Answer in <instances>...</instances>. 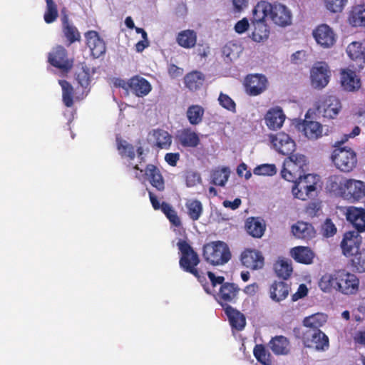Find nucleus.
Wrapping results in <instances>:
<instances>
[{
    "mask_svg": "<svg viewBox=\"0 0 365 365\" xmlns=\"http://www.w3.org/2000/svg\"><path fill=\"white\" fill-rule=\"evenodd\" d=\"M361 129L355 126L349 134H345L344 138L335 143V149L333 150L331 159L337 169L344 173L351 171L357 164L356 153L350 148H341V145L348 140L349 138H354L359 135Z\"/></svg>",
    "mask_w": 365,
    "mask_h": 365,
    "instance_id": "obj_1",
    "label": "nucleus"
},
{
    "mask_svg": "<svg viewBox=\"0 0 365 365\" xmlns=\"http://www.w3.org/2000/svg\"><path fill=\"white\" fill-rule=\"evenodd\" d=\"M177 245L181 254L179 259L180 267L184 272L195 276L202 284L205 291L210 294V292L207 284L206 277L205 274L202 272H200L197 268V266L200 262L198 254L185 240H180L178 242Z\"/></svg>",
    "mask_w": 365,
    "mask_h": 365,
    "instance_id": "obj_2",
    "label": "nucleus"
},
{
    "mask_svg": "<svg viewBox=\"0 0 365 365\" xmlns=\"http://www.w3.org/2000/svg\"><path fill=\"white\" fill-rule=\"evenodd\" d=\"M116 148L123 158H126L128 160L127 167L129 169H133L139 173H135V178L139 180L142 179V173L143 170L140 168L138 164H133V161L135 158V155H138V162L141 164L145 161L144 155V149L143 147L139 146L135 150L134 146L123 140L120 135L116 136Z\"/></svg>",
    "mask_w": 365,
    "mask_h": 365,
    "instance_id": "obj_3",
    "label": "nucleus"
},
{
    "mask_svg": "<svg viewBox=\"0 0 365 365\" xmlns=\"http://www.w3.org/2000/svg\"><path fill=\"white\" fill-rule=\"evenodd\" d=\"M308 170V163L302 154H291L284 161L281 170L282 178L289 182H295Z\"/></svg>",
    "mask_w": 365,
    "mask_h": 365,
    "instance_id": "obj_4",
    "label": "nucleus"
},
{
    "mask_svg": "<svg viewBox=\"0 0 365 365\" xmlns=\"http://www.w3.org/2000/svg\"><path fill=\"white\" fill-rule=\"evenodd\" d=\"M294 334L306 347L314 348L319 351H325L329 347V337L321 330L294 328Z\"/></svg>",
    "mask_w": 365,
    "mask_h": 365,
    "instance_id": "obj_5",
    "label": "nucleus"
},
{
    "mask_svg": "<svg viewBox=\"0 0 365 365\" xmlns=\"http://www.w3.org/2000/svg\"><path fill=\"white\" fill-rule=\"evenodd\" d=\"M202 256L207 263L217 266L226 264L231 258V252L225 242L215 241L203 246Z\"/></svg>",
    "mask_w": 365,
    "mask_h": 365,
    "instance_id": "obj_6",
    "label": "nucleus"
},
{
    "mask_svg": "<svg viewBox=\"0 0 365 365\" xmlns=\"http://www.w3.org/2000/svg\"><path fill=\"white\" fill-rule=\"evenodd\" d=\"M318 180V175L305 173L300 178L292 182L294 183L292 190L293 195L299 200H307L316 192Z\"/></svg>",
    "mask_w": 365,
    "mask_h": 365,
    "instance_id": "obj_7",
    "label": "nucleus"
},
{
    "mask_svg": "<svg viewBox=\"0 0 365 365\" xmlns=\"http://www.w3.org/2000/svg\"><path fill=\"white\" fill-rule=\"evenodd\" d=\"M341 108V101L334 96H321L316 102V110L324 119H335Z\"/></svg>",
    "mask_w": 365,
    "mask_h": 365,
    "instance_id": "obj_8",
    "label": "nucleus"
},
{
    "mask_svg": "<svg viewBox=\"0 0 365 365\" xmlns=\"http://www.w3.org/2000/svg\"><path fill=\"white\" fill-rule=\"evenodd\" d=\"M339 293L344 295H355L359 290L360 280L353 273L345 269L339 270Z\"/></svg>",
    "mask_w": 365,
    "mask_h": 365,
    "instance_id": "obj_9",
    "label": "nucleus"
},
{
    "mask_svg": "<svg viewBox=\"0 0 365 365\" xmlns=\"http://www.w3.org/2000/svg\"><path fill=\"white\" fill-rule=\"evenodd\" d=\"M244 86L247 95L257 96L267 90L268 81L263 74H250L246 76Z\"/></svg>",
    "mask_w": 365,
    "mask_h": 365,
    "instance_id": "obj_10",
    "label": "nucleus"
},
{
    "mask_svg": "<svg viewBox=\"0 0 365 365\" xmlns=\"http://www.w3.org/2000/svg\"><path fill=\"white\" fill-rule=\"evenodd\" d=\"M269 140L276 151L283 155H290L296 149L294 140L284 132L270 135Z\"/></svg>",
    "mask_w": 365,
    "mask_h": 365,
    "instance_id": "obj_11",
    "label": "nucleus"
},
{
    "mask_svg": "<svg viewBox=\"0 0 365 365\" xmlns=\"http://www.w3.org/2000/svg\"><path fill=\"white\" fill-rule=\"evenodd\" d=\"M240 289L235 283L225 282L220 288L217 294V301L223 309L226 307H231L230 304H235L238 300Z\"/></svg>",
    "mask_w": 365,
    "mask_h": 365,
    "instance_id": "obj_12",
    "label": "nucleus"
},
{
    "mask_svg": "<svg viewBox=\"0 0 365 365\" xmlns=\"http://www.w3.org/2000/svg\"><path fill=\"white\" fill-rule=\"evenodd\" d=\"M48 61L51 65L63 72H68L73 67V61L68 58V52L63 46H57L49 53Z\"/></svg>",
    "mask_w": 365,
    "mask_h": 365,
    "instance_id": "obj_13",
    "label": "nucleus"
},
{
    "mask_svg": "<svg viewBox=\"0 0 365 365\" xmlns=\"http://www.w3.org/2000/svg\"><path fill=\"white\" fill-rule=\"evenodd\" d=\"M311 83L314 88L322 89L329 83L330 78V70L324 62H317L311 69Z\"/></svg>",
    "mask_w": 365,
    "mask_h": 365,
    "instance_id": "obj_14",
    "label": "nucleus"
},
{
    "mask_svg": "<svg viewBox=\"0 0 365 365\" xmlns=\"http://www.w3.org/2000/svg\"><path fill=\"white\" fill-rule=\"evenodd\" d=\"M148 195L150 203L155 210H161L171 225L177 227L181 226V220L178 215L176 210L171 205L166 202H163L160 204L156 195L150 190H148Z\"/></svg>",
    "mask_w": 365,
    "mask_h": 365,
    "instance_id": "obj_15",
    "label": "nucleus"
},
{
    "mask_svg": "<svg viewBox=\"0 0 365 365\" xmlns=\"http://www.w3.org/2000/svg\"><path fill=\"white\" fill-rule=\"evenodd\" d=\"M86 46L89 48L91 55L98 58L105 54L106 46L104 40L94 30H90L84 34Z\"/></svg>",
    "mask_w": 365,
    "mask_h": 365,
    "instance_id": "obj_16",
    "label": "nucleus"
},
{
    "mask_svg": "<svg viewBox=\"0 0 365 365\" xmlns=\"http://www.w3.org/2000/svg\"><path fill=\"white\" fill-rule=\"evenodd\" d=\"M359 233L356 231H349L344 233L341 242V247L343 254L346 257L351 256L354 252L359 250L362 240Z\"/></svg>",
    "mask_w": 365,
    "mask_h": 365,
    "instance_id": "obj_17",
    "label": "nucleus"
},
{
    "mask_svg": "<svg viewBox=\"0 0 365 365\" xmlns=\"http://www.w3.org/2000/svg\"><path fill=\"white\" fill-rule=\"evenodd\" d=\"M313 36L317 43L324 48H330L336 43V34L327 24L319 25L313 31Z\"/></svg>",
    "mask_w": 365,
    "mask_h": 365,
    "instance_id": "obj_18",
    "label": "nucleus"
},
{
    "mask_svg": "<svg viewBox=\"0 0 365 365\" xmlns=\"http://www.w3.org/2000/svg\"><path fill=\"white\" fill-rule=\"evenodd\" d=\"M142 178L144 176L157 191L163 192L165 190V182L164 178L160 169L156 165L148 164L145 166L144 175L142 174Z\"/></svg>",
    "mask_w": 365,
    "mask_h": 365,
    "instance_id": "obj_19",
    "label": "nucleus"
},
{
    "mask_svg": "<svg viewBox=\"0 0 365 365\" xmlns=\"http://www.w3.org/2000/svg\"><path fill=\"white\" fill-rule=\"evenodd\" d=\"M269 16L272 21L280 26L284 27L292 24V14L283 4H272Z\"/></svg>",
    "mask_w": 365,
    "mask_h": 365,
    "instance_id": "obj_20",
    "label": "nucleus"
},
{
    "mask_svg": "<svg viewBox=\"0 0 365 365\" xmlns=\"http://www.w3.org/2000/svg\"><path fill=\"white\" fill-rule=\"evenodd\" d=\"M346 53L350 59L355 63L352 65L355 69L361 70L364 68L365 64V48L363 47L362 43L359 41L351 42L346 48Z\"/></svg>",
    "mask_w": 365,
    "mask_h": 365,
    "instance_id": "obj_21",
    "label": "nucleus"
},
{
    "mask_svg": "<svg viewBox=\"0 0 365 365\" xmlns=\"http://www.w3.org/2000/svg\"><path fill=\"white\" fill-rule=\"evenodd\" d=\"M264 259L259 251L246 250L241 255L242 264L252 270L260 269L264 267Z\"/></svg>",
    "mask_w": 365,
    "mask_h": 365,
    "instance_id": "obj_22",
    "label": "nucleus"
},
{
    "mask_svg": "<svg viewBox=\"0 0 365 365\" xmlns=\"http://www.w3.org/2000/svg\"><path fill=\"white\" fill-rule=\"evenodd\" d=\"M65 12L66 8H63L61 10L62 16L61 19L62 23V32L63 34V36L68 41V45L70 46L75 42L80 41L81 36L77 27L69 21L68 16Z\"/></svg>",
    "mask_w": 365,
    "mask_h": 365,
    "instance_id": "obj_23",
    "label": "nucleus"
},
{
    "mask_svg": "<svg viewBox=\"0 0 365 365\" xmlns=\"http://www.w3.org/2000/svg\"><path fill=\"white\" fill-rule=\"evenodd\" d=\"M345 215L356 232H365V209L350 206L346 208Z\"/></svg>",
    "mask_w": 365,
    "mask_h": 365,
    "instance_id": "obj_24",
    "label": "nucleus"
},
{
    "mask_svg": "<svg viewBox=\"0 0 365 365\" xmlns=\"http://www.w3.org/2000/svg\"><path fill=\"white\" fill-rule=\"evenodd\" d=\"M365 196V183L361 180L349 179L346 180L344 197L357 201Z\"/></svg>",
    "mask_w": 365,
    "mask_h": 365,
    "instance_id": "obj_25",
    "label": "nucleus"
},
{
    "mask_svg": "<svg viewBox=\"0 0 365 365\" xmlns=\"http://www.w3.org/2000/svg\"><path fill=\"white\" fill-rule=\"evenodd\" d=\"M291 290L290 284L284 281H274L269 287V297L275 302L284 300Z\"/></svg>",
    "mask_w": 365,
    "mask_h": 365,
    "instance_id": "obj_26",
    "label": "nucleus"
},
{
    "mask_svg": "<svg viewBox=\"0 0 365 365\" xmlns=\"http://www.w3.org/2000/svg\"><path fill=\"white\" fill-rule=\"evenodd\" d=\"M151 89L150 83L143 77L136 75L130 78V91L136 96H145Z\"/></svg>",
    "mask_w": 365,
    "mask_h": 365,
    "instance_id": "obj_27",
    "label": "nucleus"
},
{
    "mask_svg": "<svg viewBox=\"0 0 365 365\" xmlns=\"http://www.w3.org/2000/svg\"><path fill=\"white\" fill-rule=\"evenodd\" d=\"M264 120L269 129L277 130L282 126L285 120V115L281 108L277 107L267 111Z\"/></svg>",
    "mask_w": 365,
    "mask_h": 365,
    "instance_id": "obj_28",
    "label": "nucleus"
},
{
    "mask_svg": "<svg viewBox=\"0 0 365 365\" xmlns=\"http://www.w3.org/2000/svg\"><path fill=\"white\" fill-rule=\"evenodd\" d=\"M339 270L333 273H326L320 279L319 287L322 291L331 293L333 291L339 292Z\"/></svg>",
    "mask_w": 365,
    "mask_h": 365,
    "instance_id": "obj_29",
    "label": "nucleus"
},
{
    "mask_svg": "<svg viewBox=\"0 0 365 365\" xmlns=\"http://www.w3.org/2000/svg\"><path fill=\"white\" fill-rule=\"evenodd\" d=\"M292 232L299 239L310 240L314 237L316 232L312 224L298 221L292 226Z\"/></svg>",
    "mask_w": 365,
    "mask_h": 365,
    "instance_id": "obj_30",
    "label": "nucleus"
},
{
    "mask_svg": "<svg viewBox=\"0 0 365 365\" xmlns=\"http://www.w3.org/2000/svg\"><path fill=\"white\" fill-rule=\"evenodd\" d=\"M223 310L225 311L232 329L237 331H242L245 328L246 325V318L242 313L232 307H226Z\"/></svg>",
    "mask_w": 365,
    "mask_h": 365,
    "instance_id": "obj_31",
    "label": "nucleus"
},
{
    "mask_svg": "<svg viewBox=\"0 0 365 365\" xmlns=\"http://www.w3.org/2000/svg\"><path fill=\"white\" fill-rule=\"evenodd\" d=\"M341 83L343 88L347 91H355L361 87L360 79L356 78L355 71L351 70L341 71Z\"/></svg>",
    "mask_w": 365,
    "mask_h": 365,
    "instance_id": "obj_32",
    "label": "nucleus"
},
{
    "mask_svg": "<svg viewBox=\"0 0 365 365\" xmlns=\"http://www.w3.org/2000/svg\"><path fill=\"white\" fill-rule=\"evenodd\" d=\"M265 224L259 217H251L247 219L245 229L247 233L253 237L260 238L265 231Z\"/></svg>",
    "mask_w": 365,
    "mask_h": 365,
    "instance_id": "obj_33",
    "label": "nucleus"
},
{
    "mask_svg": "<svg viewBox=\"0 0 365 365\" xmlns=\"http://www.w3.org/2000/svg\"><path fill=\"white\" fill-rule=\"evenodd\" d=\"M197 38V33L194 30L186 29L178 34L176 42L180 46L190 49L195 47Z\"/></svg>",
    "mask_w": 365,
    "mask_h": 365,
    "instance_id": "obj_34",
    "label": "nucleus"
},
{
    "mask_svg": "<svg viewBox=\"0 0 365 365\" xmlns=\"http://www.w3.org/2000/svg\"><path fill=\"white\" fill-rule=\"evenodd\" d=\"M302 132L309 140H317L322 136V125L317 121L304 120Z\"/></svg>",
    "mask_w": 365,
    "mask_h": 365,
    "instance_id": "obj_35",
    "label": "nucleus"
},
{
    "mask_svg": "<svg viewBox=\"0 0 365 365\" xmlns=\"http://www.w3.org/2000/svg\"><path fill=\"white\" fill-rule=\"evenodd\" d=\"M269 346L275 355H286L289 351V341L282 335L272 338Z\"/></svg>",
    "mask_w": 365,
    "mask_h": 365,
    "instance_id": "obj_36",
    "label": "nucleus"
},
{
    "mask_svg": "<svg viewBox=\"0 0 365 365\" xmlns=\"http://www.w3.org/2000/svg\"><path fill=\"white\" fill-rule=\"evenodd\" d=\"M291 255L297 262L305 264H311L314 257V252L310 248L303 246L292 248Z\"/></svg>",
    "mask_w": 365,
    "mask_h": 365,
    "instance_id": "obj_37",
    "label": "nucleus"
},
{
    "mask_svg": "<svg viewBox=\"0 0 365 365\" xmlns=\"http://www.w3.org/2000/svg\"><path fill=\"white\" fill-rule=\"evenodd\" d=\"M272 11V4L262 1L254 7L252 10V23L266 22L265 18L269 16Z\"/></svg>",
    "mask_w": 365,
    "mask_h": 365,
    "instance_id": "obj_38",
    "label": "nucleus"
},
{
    "mask_svg": "<svg viewBox=\"0 0 365 365\" xmlns=\"http://www.w3.org/2000/svg\"><path fill=\"white\" fill-rule=\"evenodd\" d=\"M178 139L180 144L183 147L195 148L200 143V138L198 135L191 130L190 128H185L180 131Z\"/></svg>",
    "mask_w": 365,
    "mask_h": 365,
    "instance_id": "obj_39",
    "label": "nucleus"
},
{
    "mask_svg": "<svg viewBox=\"0 0 365 365\" xmlns=\"http://www.w3.org/2000/svg\"><path fill=\"white\" fill-rule=\"evenodd\" d=\"M346 180L341 175H331L328 179L327 187L329 192L344 197L346 187Z\"/></svg>",
    "mask_w": 365,
    "mask_h": 365,
    "instance_id": "obj_40",
    "label": "nucleus"
},
{
    "mask_svg": "<svg viewBox=\"0 0 365 365\" xmlns=\"http://www.w3.org/2000/svg\"><path fill=\"white\" fill-rule=\"evenodd\" d=\"M185 84L186 87L192 91L200 88L205 81V76L202 73L194 71L185 76Z\"/></svg>",
    "mask_w": 365,
    "mask_h": 365,
    "instance_id": "obj_41",
    "label": "nucleus"
},
{
    "mask_svg": "<svg viewBox=\"0 0 365 365\" xmlns=\"http://www.w3.org/2000/svg\"><path fill=\"white\" fill-rule=\"evenodd\" d=\"M187 214L192 221L198 220L202 215L203 206L202 202L197 199H190L185 202Z\"/></svg>",
    "mask_w": 365,
    "mask_h": 365,
    "instance_id": "obj_42",
    "label": "nucleus"
},
{
    "mask_svg": "<svg viewBox=\"0 0 365 365\" xmlns=\"http://www.w3.org/2000/svg\"><path fill=\"white\" fill-rule=\"evenodd\" d=\"M327 322V315L322 313H317L307 317L303 320L304 329L320 330V327Z\"/></svg>",
    "mask_w": 365,
    "mask_h": 365,
    "instance_id": "obj_43",
    "label": "nucleus"
},
{
    "mask_svg": "<svg viewBox=\"0 0 365 365\" xmlns=\"http://www.w3.org/2000/svg\"><path fill=\"white\" fill-rule=\"evenodd\" d=\"M254 27L252 39L255 42H263L269 37V29L266 22L252 23Z\"/></svg>",
    "mask_w": 365,
    "mask_h": 365,
    "instance_id": "obj_44",
    "label": "nucleus"
},
{
    "mask_svg": "<svg viewBox=\"0 0 365 365\" xmlns=\"http://www.w3.org/2000/svg\"><path fill=\"white\" fill-rule=\"evenodd\" d=\"M241 53V46L231 41L226 43L222 48V56L227 63L237 59Z\"/></svg>",
    "mask_w": 365,
    "mask_h": 365,
    "instance_id": "obj_45",
    "label": "nucleus"
},
{
    "mask_svg": "<svg viewBox=\"0 0 365 365\" xmlns=\"http://www.w3.org/2000/svg\"><path fill=\"white\" fill-rule=\"evenodd\" d=\"M58 83L62 88V101L63 104L68 108L72 107L74 97L73 87L66 80H59Z\"/></svg>",
    "mask_w": 365,
    "mask_h": 365,
    "instance_id": "obj_46",
    "label": "nucleus"
},
{
    "mask_svg": "<svg viewBox=\"0 0 365 365\" xmlns=\"http://www.w3.org/2000/svg\"><path fill=\"white\" fill-rule=\"evenodd\" d=\"M253 354L257 361L262 365H272V356L263 344H256Z\"/></svg>",
    "mask_w": 365,
    "mask_h": 365,
    "instance_id": "obj_47",
    "label": "nucleus"
},
{
    "mask_svg": "<svg viewBox=\"0 0 365 365\" xmlns=\"http://www.w3.org/2000/svg\"><path fill=\"white\" fill-rule=\"evenodd\" d=\"M274 269L277 277L283 279H288L292 272L291 263L283 259L277 260L274 264Z\"/></svg>",
    "mask_w": 365,
    "mask_h": 365,
    "instance_id": "obj_48",
    "label": "nucleus"
},
{
    "mask_svg": "<svg viewBox=\"0 0 365 365\" xmlns=\"http://www.w3.org/2000/svg\"><path fill=\"white\" fill-rule=\"evenodd\" d=\"M153 135L155 140V145L159 148H168L172 143V136L168 132L157 129L153 130Z\"/></svg>",
    "mask_w": 365,
    "mask_h": 365,
    "instance_id": "obj_49",
    "label": "nucleus"
},
{
    "mask_svg": "<svg viewBox=\"0 0 365 365\" xmlns=\"http://www.w3.org/2000/svg\"><path fill=\"white\" fill-rule=\"evenodd\" d=\"M204 108L199 105L190 106L187 110V118L191 125L200 124L204 115Z\"/></svg>",
    "mask_w": 365,
    "mask_h": 365,
    "instance_id": "obj_50",
    "label": "nucleus"
},
{
    "mask_svg": "<svg viewBox=\"0 0 365 365\" xmlns=\"http://www.w3.org/2000/svg\"><path fill=\"white\" fill-rule=\"evenodd\" d=\"M46 10L43 14V20L48 24H52L56 21L58 17V11L56 3L54 0H45Z\"/></svg>",
    "mask_w": 365,
    "mask_h": 365,
    "instance_id": "obj_51",
    "label": "nucleus"
},
{
    "mask_svg": "<svg viewBox=\"0 0 365 365\" xmlns=\"http://www.w3.org/2000/svg\"><path fill=\"white\" fill-rule=\"evenodd\" d=\"M351 259L352 267L358 272H365V249L354 252Z\"/></svg>",
    "mask_w": 365,
    "mask_h": 365,
    "instance_id": "obj_52",
    "label": "nucleus"
},
{
    "mask_svg": "<svg viewBox=\"0 0 365 365\" xmlns=\"http://www.w3.org/2000/svg\"><path fill=\"white\" fill-rule=\"evenodd\" d=\"M230 176L227 168L215 170L212 173V182L215 185L224 186Z\"/></svg>",
    "mask_w": 365,
    "mask_h": 365,
    "instance_id": "obj_53",
    "label": "nucleus"
},
{
    "mask_svg": "<svg viewBox=\"0 0 365 365\" xmlns=\"http://www.w3.org/2000/svg\"><path fill=\"white\" fill-rule=\"evenodd\" d=\"M253 173L257 175L272 176L276 174L277 168L274 164H262L257 166Z\"/></svg>",
    "mask_w": 365,
    "mask_h": 365,
    "instance_id": "obj_54",
    "label": "nucleus"
},
{
    "mask_svg": "<svg viewBox=\"0 0 365 365\" xmlns=\"http://www.w3.org/2000/svg\"><path fill=\"white\" fill-rule=\"evenodd\" d=\"M218 101L222 108L232 113H236V103L228 95L220 93Z\"/></svg>",
    "mask_w": 365,
    "mask_h": 365,
    "instance_id": "obj_55",
    "label": "nucleus"
},
{
    "mask_svg": "<svg viewBox=\"0 0 365 365\" xmlns=\"http://www.w3.org/2000/svg\"><path fill=\"white\" fill-rule=\"evenodd\" d=\"M352 18L354 26H365V8H356L353 11Z\"/></svg>",
    "mask_w": 365,
    "mask_h": 365,
    "instance_id": "obj_56",
    "label": "nucleus"
},
{
    "mask_svg": "<svg viewBox=\"0 0 365 365\" xmlns=\"http://www.w3.org/2000/svg\"><path fill=\"white\" fill-rule=\"evenodd\" d=\"M347 0H325L326 7L333 13L341 12Z\"/></svg>",
    "mask_w": 365,
    "mask_h": 365,
    "instance_id": "obj_57",
    "label": "nucleus"
},
{
    "mask_svg": "<svg viewBox=\"0 0 365 365\" xmlns=\"http://www.w3.org/2000/svg\"><path fill=\"white\" fill-rule=\"evenodd\" d=\"M322 232L323 236L330 237L334 236L336 232V227L332 222L331 220L327 218L322 226Z\"/></svg>",
    "mask_w": 365,
    "mask_h": 365,
    "instance_id": "obj_58",
    "label": "nucleus"
},
{
    "mask_svg": "<svg viewBox=\"0 0 365 365\" xmlns=\"http://www.w3.org/2000/svg\"><path fill=\"white\" fill-rule=\"evenodd\" d=\"M76 79L82 88H87L91 82L90 73L88 71L82 68L76 73Z\"/></svg>",
    "mask_w": 365,
    "mask_h": 365,
    "instance_id": "obj_59",
    "label": "nucleus"
},
{
    "mask_svg": "<svg viewBox=\"0 0 365 365\" xmlns=\"http://www.w3.org/2000/svg\"><path fill=\"white\" fill-rule=\"evenodd\" d=\"M207 275L208 278L210 279V280L211 282V284L213 287H216L217 284H220L222 286L224 283H225V279L223 276L216 277L215 274L210 271H208L207 272Z\"/></svg>",
    "mask_w": 365,
    "mask_h": 365,
    "instance_id": "obj_60",
    "label": "nucleus"
},
{
    "mask_svg": "<svg viewBox=\"0 0 365 365\" xmlns=\"http://www.w3.org/2000/svg\"><path fill=\"white\" fill-rule=\"evenodd\" d=\"M307 293L308 289L307 286L304 284H302L299 286L297 292L292 295V299L294 302L297 301L307 296Z\"/></svg>",
    "mask_w": 365,
    "mask_h": 365,
    "instance_id": "obj_61",
    "label": "nucleus"
},
{
    "mask_svg": "<svg viewBox=\"0 0 365 365\" xmlns=\"http://www.w3.org/2000/svg\"><path fill=\"white\" fill-rule=\"evenodd\" d=\"M249 26L248 20L246 18H244L237 22L235 26V30L238 34H242L248 29Z\"/></svg>",
    "mask_w": 365,
    "mask_h": 365,
    "instance_id": "obj_62",
    "label": "nucleus"
},
{
    "mask_svg": "<svg viewBox=\"0 0 365 365\" xmlns=\"http://www.w3.org/2000/svg\"><path fill=\"white\" fill-rule=\"evenodd\" d=\"M237 175L240 177L245 176L246 180H248L251 178L252 173L250 170H247V166L245 163H240L237 168Z\"/></svg>",
    "mask_w": 365,
    "mask_h": 365,
    "instance_id": "obj_63",
    "label": "nucleus"
},
{
    "mask_svg": "<svg viewBox=\"0 0 365 365\" xmlns=\"http://www.w3.org/2000/svg\"><path fill=\"white\" fill-rule=\"evenodd\" d=\"M320 206L316 202L309 203L306 207V213L310 217H315L318 215Z\"/></svg>",
    "mask_w": 365,
    "mask_h": 365,
    "instance_id": "obj_64",
    "label": "nucleus"
}]
</instances>
